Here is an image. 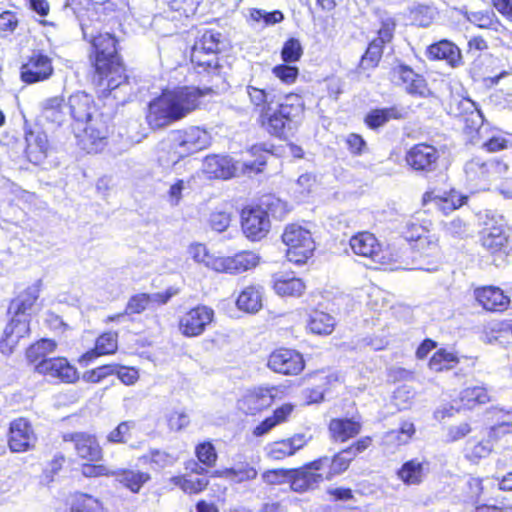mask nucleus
<instances>
[{"instance_id":"72a5a7b5","label":"nucleus","mask_w":512,"mask_h":512,"mask_svg":"<svg viewBox=\"0 0 512 512\" xmlns=\"http://www.w3.org/2000/svg\"><path fill=\"white\" fill-rule=\"evenodd\" d=\"M305 289L306 285L300 278L281 276L274 281L275 292L283 297H300Z\"/></svg>"},{"instance_id":"a878e982","label":"nucleus","mask_w":512,"mask_h":512,"mask_svg":"<svg viewBox=\"0 0 512 512\" xmlns=\"http://www.w3.org/2000/svg\"><path fill=\"white\" fill-rule=\"evenodd\" d=\"M259 120L264 129L271 135L282 136L286 124L290 122L286 116L277 108L267 107V109L261 110Z\"/></svg>"},{"instance_id":"37998d69","label":"nucleus","mask_w":512,"mask_h":512,"mask_svg":"<svg viewBox=\"0 0 512 512\" xmlns=\"http://www.w3.org/2000/svg\"><path fill=\"white\" fill-rule=\"evenodd\" d=\"M56 348L57 343L54 340L41 339L27 349V360L36 365L41 360L48 359L47 356L54 353Z\"/></svg>"},{"instance_id":"2f4dec72","label":"nucleus","mask_w":512,"mask_h":512,"mask_svg":"<svg viewBox=\"0 0 512 512\" xmlns=\"http://www.w3.org/2000/svg\"><path fill=\"white\" fill-rule=\"evenodd\" d=\"M113 477L133 493H138L141 487L150 480V474L134 470L114 471Z\"/></svg>"},{"instance_id":"a211bd4d","label":"nucleus","mask_w":512,"mask_h":512,"mask_svg":"<svg viewBox=\"0 0 512 512\" xmlns=\"http://www.w3.org/2000/svg\"><path fill=\"white\" fill-rule=\"evenodd\" d=\"M477 303L487 311H503L509 305V298L496 286H484L474 290Z\"/></svg>"},{"instance_id":"338daca9","label":"nucleus","mask_w":512,"mask_h":512,"mask_svg":"<svg viewBox=\"0 0 512 512\" xmlns=\"http://www.w3.org/2000/svg\"><path fill=\"white\" fill-rule=\"evenodd\" d=\"M251 18L255 22H261L263 21L265 25H273L276 23H280L284 16L281 11H273V12H266L264 10H253L250 14Z\"/></svg>"},{"instance_id":"5701e85b","label":"nucleus","mask_w":512,"mask_h":512,"mask_svg":"<svg viewBox=\"0 0 512 512\" xmlns=\"http://www.w3.org/2000/svg\"><path fill=\"white\" fill-rule=\"evenodd\" d=\"M427 55L431 60H445L451 66H457L461 61L460 49L448 40H441L430 45Z\"/></svg>"},{"instance_id":"423d86ee","label":"nucleus","mask_w":512,"mask_h":512,"mask_svg":"<svg viewBox=\"0 0 512 512\" xmlns=\"http://www.w3.org/2000/svg\"><path fill=\"white\" fill-rule=\"evenodd\" d=\"M84 38L89 41L95 52L96 70L106 69L109 61L119 58L117 55L116 41L109 33H95L91 25L82 24Z\"/></svg>"},{"instance_id":"473e14b6","label":"nucleus","mask_w":512,"mask_h":512,"mask_svg":"<svg viewBox=\"0 0 512 512\" xmlns=\"http://www.w3.org/2000/svg\"><path fill=\"white\" fill-rule=\"evenodd\" d=\"M96 71L99 75L104 77L101 81L105 80V85L110 90H114L126 82L124 68L119 58L110 60L106 69Z\"/></svg>"},{"instance_id":"f03ea898","label":"nucleus","mask_w":512,"mask_h":512,"mask_svg":"<svg viewBox=\"0 0 512 512\" xmlns=\"http://www.w3.org/2000/svg\"><path fill=\"white\" fill-rule=\"evenodd\" d=\"M201 95V91L193 87L163 92L149 105L148 124L153 129H159L184 118L198 107Z\"/></svg>"},{"instance_id":"69168bd1","label":"nucleus","mask_w":512,"mask_h":512,"mask_svg":"<svg viewBox=\"0 0 512 512\" xmlns=\"http://www.w3.org/2000/svg\"><path fill=\"white\" fill-rule=\"evenodd\" d=\"M196 455L200 462L212 466L217 460V454L214 446L209 442H204L196 447Z\"/></svg>"},{"instance_id":"79ce46f5","label":"nucleus","mask_w":512,"mask_h":512,"mask_svg":"<svg viewBox=\"0 0 512 512\" xmlns=\"http://www.w3.org/2000/svg\"><path fill=\"white\" fill-rule=\"evenodd\" d=\"M293 406L291 404H284L274 411L271 417L266 418L254 430V435L262 436L269 432L273 427L285 422L288 416L292 413Z\"/></svg>"},{"instance_id":"393cba45","label":"nucleus","mask_w":512,"mask_h":512,"mask_svg":"<svg viewBox=\"0 0 512 512\" xmlns=\"http://www.w3.org/2000/svg\"><path fill=\"white\" fill-rule=\"evenodd\" d=\"M117 348V334L112 332L104 333L97 338L95 348L84 353L80 357L79 362L88 364L99 356L115 353Z\"/></svg>"},{"instance_id":"4be33fe9","label":"nucleus","mask_w":512,"mask_h":512,"mask_svg":"<svg viewBox=\"0 0 512 512\" xmlns=\"http://www.w3.org/2000/svg\"><path fill=\"white\" fill-rule=\"evenodd\" d=\"M307 440L303 434H296L293 437L281 441L273 442L268 446L267 455L271 459L281 460L285 457L294 455L303 448Z\"/></svg>"},{"instance_id":"6e6d98bb","label":"nucleus","mask_w":512,"mask_h":512,"mask_svg":"<svg viewBox=\"0 0 512 512\" xmlns=\"http://www.w3.org/2000/svg\"><path fill=\"white\" fill-rule=\"evenodd\" d=\"M312 385L316 386L317 389L323 390L326 393L337 381L338 378L335 374L317 371L308 375Z\"/></svg>"},{"instance_id":"58836bf2","label":"nucleus","mask_w":512,"mask_h":512,"mask_svg":"<svg viewBox=\"0 0 512 512\" xmlns=\"http://www.w3.org/2000/svg\"><path fill=\"white\" fill-rule=\"evenodd\" d=\"M397 475L406 485H418L424 477L423 463L416 459L407 461L398 470Z\"/></svg>"},{"instance_id":"a19ab883","label":"nucleus","mask_w":512,"mask_h":512,"mask_svg":"<svg viewBox=\"0 0 512 512\" xmlns=\"http://www.w3.org/2000/svg\"><path fill=\"white\" fill-rule=\"evenodd\" d=\"M250 153L256 157L255 161H243L239 162V170L246 172L259 173L262 171V167L266 164L268 156L272 155L271 149L265 145H255L251 148Z\"/></svg>"},{"instance_id":"f8f14e48","label":"nucleus","mask_w":512,"mask_h":512,"mask_svg":"<svg viewBox=\"0 0 512 512\" xmlns=\"http://www.w3.org/2000/svg\"><path fill=\"white\" fill-rule=\"evenodd\" d=\"M242 230L247 238L260 240L267 235L270 221L267 211L260 207H250L242 210Z\"/></svg>"},{"instance_id":"e433bc0d","label":"nucleus","mask_w":512,"mask_h":512,"mask_svg":"<svg viewBox=\"0 0 512 512\" xmlns=\"http://www.w3.org/2000/svg\"><path fill=\"white\" fill-rule=\"evenodd\" d=\"M451 113L455 116H469L473 125L482 123V114L476 103L469 98L455 99L450 105Z\"/></svg>"},{"instance_id":"c756f323","label":"nucleus","mask_w":512,"mask_h":512,"mask_svg":"<svg viewBox=\"0 0 512 512\" xmlns=\"http://www.w3.org/2000/svg\"><path fill=\"white\" fill-rule=\"evenodd\" d=\"M464 198L456 194L455 192L449 193L447 196H439L434 192H426L423 195V204L426 205L429 202L441 210L443 213L448 214L455 209L461 207L464 203Z\"/></svg>"},{"instance_id":"774afa93","label":"nucleus","mask_w":512,"mask_h":512,"mask_svg":"<svg viewBox=\"0 0 512 512\" xmlns=\"http://www.w3.org/2000/svg\"><path fill=\"white\" fill-rule=\"evenodd\" d=\"M382 47L383 44L381 42L373 40L362 57V64L371 67L375 66L381 58Z\"/></svg>"},{"instance_id":"7c9ffc66","label":"nucleus","mask_w":512,"mask_h":512,"mask_svg":"<svg viewBox=\"0 0 512 512\" xmlns=\"http://www.w3.org/2000/svg\"><path fill=\"white\" fill-rule=\"evenodd\" d=\"M39 297L36 288H28L24 293L14 299L9 306V313L29 319V311L32 310Z\"/></svg>"},{"instance_id":"e2e57ef3","label":"nucleus","mask_w":512,"mask_h":512,"mask_svg":"<svg viewBox=\"0 0 512 512\" xmlns=\"http://www.w3.org/2000/svg\"><path fill=\"white\" fill-rule=\"evenodd\" d=\"M151 303V297L149 294L141 293L131 297L127 303L125 313L128 314H139L142 313Z\"/></svg>"},{"instance_id":"4d7b16f0","label":"nucleus","mask_w":512,"mask_h":512,"mask_svg":"<svg viewBox=\"0 0 512 512\" xmlns=\"http://www.w3.org/2000/svg\"><path fill=\"white\" fill-rule=\"evenodd\" d=\"M316 176L312 173H304L298 177L294 184V193L299 197H305L313 192L316 187Z\"/></svg>"},{"instance_id":"6e6552de","label":"nucleus","mask_w":512,"mask_h":512,"mask_svg":"<svg viewBox=\"0 0 512 512\" xmlns=\"http://www.w3.org/2000/svg\"><path fill=\"white\" fill-rule=\"evenodd\" d=\"M35 372L55 378L64 383H76L79 372L65 357L43 359L34 366Z\"/></svg>"},{"instance_id":"4c0bfd02","label":"nucleus","mask_w":512,"mask_h":512,"mask_svg":"<svg viewBox=\"0 0 512 512\" xmlns=\"http://www.w3.org/2000/svg\"><path fill=\"white\" fill-rule=\"evenodd\" d=\"M404 117V110L398 107H389L375 109L367 114L365 122L370 128H378L391 119H401Z\"/></svg>"},{"instance_id":"ea45409f","label":"nucleus","mask_w":512,"mask_h":512,"mask_svg":"<svg viewBox=\"0 0 512 512\" xmlns=\"http://www.w3.org/2000/svg\"><path fill=\"white\" fill-rule=\"evenodd\" d=\"M335 321L334 318L324 312L314 311L310 314L307 327L314 333L319 335H328L334 330Z\"/></svg>"},{"instance_id":"09e8293b","label":"nucleus","mask_w":512,"mask_h":512,"mask_svg":"<svg viewBox=\"0 0 512 512\" xmlns=\"http://www.w3.org/2000/svg\"><path fill=\"white\" fill-rule=\"evenodd\" d=\"M458 362L459 359L455 353L440 349L431 357L429 368L435 372H441L452 369Z\"/></svg>"},{"instance_id":"aec40b11","label":"nucleus","mask_w":512,"mask_h":512,"mask_svg":"<svg viewBox=\"0 0 512 512\" xmlns=\"http://www.w3.org/2000/svg\"><path fill=\"white\" fill-rule=\"evenodd\" d=\"M220 262V273L238 274L255 268L260 262V257L253 251H242L233 257H221Z\"/></svg>"},{"instance_id":"5fc2aeb1","label":"nucleus","mask_w":512,"mask_h":512,"mask_svg":"<svg viewBox=\"0 0 512 512\" xmlns=\"http://www.w3.org/2000/svg\"><path fill=\"white\" fill-rule=\"evenodd\" d=\"M415 433L414 424L411 422H403L399 430L390 431L387 433V440L403 445L409 442Z\"/></svg>"},{"instance_id":"b1692460","label":"nucleus","mask_w":512,"mask_h":512,"mask_svg":"<svg viewBox=\"0 0 512 512\" xmlns=\"http://www.w3.org/2000/svg\"><path fill=\"white\" fill-rule=\"evenodd\" d=\"M236 169L237 167L232 164L231 160L223 156H208L203 163L204 172L211 178H230Z\"/></svg>"},{"instance_id":"412c9836","label":"nucleus","mask_w":512,"mask_h":512,"mask_svg":"<svg viewBox=\"0 0 512 512\" xmlns=\"http://www.w3.org/2000/svg\"><path fill=\"white\" fill-rule=\"evenodd\" d=\"M25 141V154L27 159L35 165L41 164L47 156V135L40 130H31L26 133Z\"/></svg>"},{"instance_id":"cd10ccee","label":"nucleus","mask_w":512,"mask_h":512,"mask_svg":"<svg viewBox=\"0 0 512 512\" xmlns=\"http://www.w3.org/2000/svg\"><path fill=\"white\" fill-rule=\"evenodd\" d=\"M329 430L333 439L344 442L359 434L361 424L352 419H332Z\"/></svg>"},{"instance_id":"a18cd8bd","label":"nucleus","mask_w":512,"mask_h":512,"mask_svg":"<svg viewBox=\"0 0 512 512\" xmlns=\"http://www.w3.org/2000/svg\"><path fill=\"white\" fill-rule=\"evenodd\" d=\"M356 457V452L353 448H347L336 454L331 463L330 470L326 475H323L324 480H331L333 476L346 471L350 462Z\"/></svg>"},{"instance_id":"8fccbe9b","label":"nucleus","mask_w":512,"mask_h":512,"mask_svg":"<svg viewBox=\"0 0 512 512\" xmlns=\"http://www.w3.org/2000/svg\"><path fill=\"white\" fill-rule=\"evenodd\" d=\"M489 395L483 387H468L460 394V400L463 406L472 408L476 404H485L489 401Z\"/></svg>"},{"instance_id":"0e129e2a","label":"nucleus","mask_w":512,"mask_h":512,"mask_svg":"<svg viewBox=\"0 0 512 512\" xmlns=\"http://www.w3.org/2000/svg\"><path fill=\"white\" fill-rule=\"evenodd\" d=\"M275 77L285 84H292L296 81L299 70L297 67L289 65H277L272 70Z\"/></svg>"},{"instance_id":"de8ad7c7","label":"nucleus","mask_w":512,"mask_h":512,"mask_svg":"<svg viewBox=\"0 0 512 512\" xmlns=\"http://www.w3.org/2000/svg\"><path fill=\"white\" fill-rule=\"evenodd\" d=\"M220 37L221 34L218 32L212 30L205 31L192 47L194 48L195 59L200 60L199 58L202 50L218 53Z\"/></svg>"},{"instance_id":"c9c22d12","label":"nucleus","mask_w":512,"mask_h":512,"mask_svg":"<svg viewBox=\"0 0 512 512\" xmlns=\"http://www.w3.org/2000/svg\"><path fill=\"white\" fill-rule=\"evenodd\" d=\"M482 243L493 253L506 251L509 247V236L502 227H491L484 233Z\"/></svg>"},{"instance_id":"7ed1b4c3","label":"nucleus","mask_w":512,"mask_h":512,"mask_svg":"<svg viewBox=\"0 0 512 512\" xmlns=\"http://www.w3.org/2000/svg\"><path fill=\"white\" fill-rule=\"evenodd\" d=\"M328 457H321L299 469H273L265 471L262 479L269 485L290 483L295 492H305L317 487L323 482V474L320 473L329 464Z\"/></svg>"},{"instance_id":"dca6fc26","label":"nucleus","mask_w":512,"mask_h":512,"mask_svg":"<svg viewBox=\"0 0 512 512\" xmlns=\"http://www.w3.org/2000/svg\"><path fill=\"white\" fill-rule=\"evenodd\" d=\"M438 158L435 147L420 143L408 151L406 161L414 170L430 172L436 168Z\"/></svg>"},{"instance_id":"864d4df0","label":"nucleus","mask_w":512,"mask_h":512,"mask_svg":"<svg viewBox=\"0 0 512 512\" xmlns=\"http://www.w3.org/2000/svg\"><path fill=\"white\" fill-rule=\"evenodd\" d=\"M71 512H106L103 505L96 498L80 494L75 498Z\"/></svg>"},{"instance_id":"49530a36","label":"nucleus","mask_w":512,"mask_h":512,"mask_svg":"<svg viewBox=\"0 0 512 512\" xmlns=\"http://www.w3.org/2000/svg\"><path fill=\"white\" fill-rule=\"evenodd\" d=\"M278 109L288 120L293 121L304 112V101L298 94H288L279 104Z\"/></svg>"},{"instance_id":"052dcab7","label":"nucleus","mask_w":512,"mask_h":512,"mask_svg":"<svg viewBox=\"0 0 512 512\" xmlns=\"http://www.w3.org/2000/svg\"><path fill=\"white\" fill-rule=\"evenodd\" d=\"M303 50L299 40L291 38L285 42L281 56L284 62H296L302 56Z\"/></svg>"},{"instance_id":"603ef678","label":"nucleus","mask_w":512,"mask_h":512,"mask_svg":"<svg viewBox=\"0 0 512 512\" xmlns=\"http://www.w3.org/2000/svg\"><path fill=\"white\" fill-rule=\"evenodd\" d=\"M492 441L484 438L477 442H469L466 446V458L477 462L488 457L492 453Z\"/></svg>"},{"instance_id":"f704fd0d","label":"nucleus","mask_w":512,"mask_h":512,"mask_svg":"<svg viewBox=\"0 0 512 512\" xmlns=\"http://www.w3.org/2000/svg\"><path fill=\"white\" fill-rule=\"evenodd\" d=\"M188 254L190 257L199 264L219 272L221 269V257L214 256L209 253L207 247L202 243H192L188 247Z\"/></svg>"},{"instance_id":"bb28decb","label":"nucleus","mask_w":512,"mask_h":512,"mask_svg":"<svg viewBox=\"0 0 512 512\" xmlns=\"http://www.w3.org/2000/svg\"><path fill=\"white\" fill-rule=\"evenodd\" d=\"M67 108L68 104L65 103L63 97L53 96L41 103V114L43 118L52 123L62 124L66 119Z\"/></svg>"},{"instance_id":"2eb2a0df","label":"nucleus","mask_w":512,"mask_h":512,"mask_svg":"<svg viewBox=\"0 0 512 512\" xmlns=\"http://www.w3.org/2000/svg\"><path fill=\"white\" fill-rule=\"evenodd\" d=\"M175 142L181 149L179 153L191 154L206 149L211 143V136L200 127H190L177 132Z\"/></svg>"},{"instance_id":"680f3d73","label":"nucleus","mask_w":512,"mask_h":512,"mask_svg":"<svg viewBox=\"0 0 512 512\" xmlns=\"http://www.w3.org/2000/svg\"><path fill=\"white\" fill-rule=\"evenodd\" d=\"M472 431L471 425L468 422H460L456 424H452L446 428L445 431V441L446 442H456L467 435H469Z\"/></svg>"},{"instance_id":"bf43d9fd","label":"nucleus","mask_w":512,"mask_h":512,"mask_svg":"<svg viewBox=\"0 0 512 512\" xmlns=\"http://www.w3.org/2000/svg\"><path fill=\"white\" fill-rule=\"evenodd\" d=\"M200 60H196L194 57V48L191 51V62L197 67L203 68L208 71H216L218 68L217 52H210L202 50L200 53Z\"/></svg>"},{"instance_id":"3c124183","label":"nucleus","mask_w":512,"mask_h":512,"mask_svg":"<svg viewBox=\"0 0 512 512\" xmlns=\"http://www.w3.org/2000/svg\"><path fill=\"white\" fill-rule=\"evenodd\" d=\"M246 91L250 102L255 107L260 108V111L271 107L274 101V95L271 91L258 88L252 84L247 86Z\"/></svg>"},{"instance_id":"9b49d317","label":"nucleus","mask_w":512,"mask_h":512,"mask_svg":"<svg viewBox=\"0 0 512 512\" xmlns=\"http://www.w3.org/2000/svg\"><path fill=\"white\" fill-rule=\"evenodd\" d=\"M53 71L51 58L34 52L21 67V79L27 84H34L49 79Z\"/></svg>"},{"instance_id":"4468645a","label":"nucleus","mask_w":512,"mask_h":512,"mask_svg":"<svg viewBox=\"0 0 512 512\" xmlns=\"http://www.w3.org/2000/svg\"><path fill=\"white\" fill-rule=\"evenodd\" d=\"M64 441L73 442L75 451L83 460L88 462H96L102 459L103 452L96 437L91 434L77 432L66 434L63 437Z\"/></svg>"},{"instance_id":"c85d7f7f","label":"nucleus","mask_w":512,"mask_h":512,"mask_svg":"<svg viewBox=\"0 0 512 512\" xmlns=\"http://www.w3.org/2000/svg\"><path fill=\"white\" fill-rule=\"evenodd\" d=\"M236 305L239 310L256 313L262 308V291L258 286H248L239 294Z\"/></svg>"},{"instance_id":"ddd939ff","label":"nucleus","mask_w":512,"mask_h":512,"mask_svg":"<svg viewBox=\"0 0 512 512\" xmlns=\"http://www.w3.org/2000/svg\"><path fill=\"white\" fill-rule=\"evenodd\" d=\"M508 170V164L498 159H490L484 162L479 158H475L466 164L467 174L489 182H496L506 178Z\"/></svg>"},{"instance_id":"f257e3e1","label":"nucleus","mask_w":512,"mask_h":512,"mask_svg":"<svg viewBox=\"0 0 512 512\" xmlns=\"http://www.w3.org/2000/svg\"><path fill=\"white\" fill-rule=\"evenodd\" d=\"M68 109L81 148L88 153L101 151L107 144L109 129L107 122L97 114L93 98L84 92L75 93L69 97Z\"/></svg>"},{"instance_id":"39448f33","label":"nucleus","mask_w":512,"mask_h":512,"mask_svg":"<svg viewBox=\"0 0 512 512\" xmlns=\"http://www.w3.org/2000/svg\"><path fill=\"white\" fill-rule=\"evenodd\" d=\"M282 241L287 246V259L298 265L306 263L315 250V242L310 231L297 224L286 226Z\"/></svg>"},{"instance_id":"1a4fd4ad","label":"nucleus","mask_w":512,"mask_h":512,"mask_svg":"<svg viewBox=\"0 0 512 512\" xmlns=\"http://www.w3.org/2000/svg\"><path fill=\"white\" fill-rule=\"evenodd\" d=\"M214 311L207 306H197L190 309L180 317L179 330L186 337L201 335L211 324Z\"/></svg>"},{"instance_id":"6ab92c4d","label":"nucleus","mask_w":512,"mask_h":512,"mask_svg":"<svg viewBox=\"0 0 512 512\" xmlns=\"http://www.w3.org/2000/svg\"><path fill=\"white\" fill-rule=\"evenodd\" d=\"M276 392L275 387L256 388L238 401V406L247 413L254 414L269 407L273 403Z\"/></svg>"},{"instance_id":"20e7f679","label":"nucleus","mask_w":512,"mask_h":512,"mask_svg":"<svg viewBox=\"0 0 512 512\" xmlns=\"http://www.w3.org/2000/svg\"><path fill=\"white\" fill-rule=\"evenodd\" d=\"M350 247L356 255L370 259L383 269L396 270L401 267L399 253L388 248L383 249L378 239L370 232H360L352 236Z\"/></svg>"},{"instance_id":"13d9d810","label":"nucleus","mask_w":512,"mask_h":512,"mask_svg":"<svg viewBox=\"0 0 512 512\" xmlns=\"http://www.w3.org/2000/svg\"><path fill=\"white\" fill-rule=\"evenodd\" d=\"M133 421H123L107 435L110 443H126L130 438L131 430L134 428Z\"/></svg>"},{"instance_id":"9d476101","label":"nucleus","mask_w":512,"mask_h":512,"mask_svg":"<svg viewBox=\"0 0 512 512\" xmlns=\"http://www.w3.org/2000/svg\"><path fill=\"white\" fill-rule=\"evenodd\" d=\"M267 365L276 373L297 375L304 369V360L297 351L281 348L270 354Z\"/></svg>"},{"instance_id":"f3484780","label":"nucleus","mask_w":512,"mask_h":512,"mask_svg":"<svg viewBox=\"0 0 512 512\" xmlns=\"http://www.w3.org/2000/svg\"><path fill=\"white\" fill-rule=\"evenodd\" d=\"M29 332V319L12 314V318L5 327L3 337L1 339V352L6 355L11 354L19 340L26 337Z\"/></svg>"},{"instance_id":"0eeeda50","label":"nucleus","mask_w":512,"mask_h":512,"mask_svg":"<svg viewBox=\"0 0 512 512\" xmlns=\"http://www.w3.org/2000/svg\"><path fill=\"white\" fill-rule=\"evenodd\" d=\"M36 442V433L26 418H17L10 423L8 446L12 452L22 453L32 450Z\"/></svg>"},{"instance_id":"c03bdc74","label":"nucleus","mask_w":512,"mask_h":512,"mask_svg":"<svg viewBox=\"0 0 512 512\" xmlns=\"http://www.w3.org/2000/svg\"><path fill=\"white\" fill-rule=\"evenodd\" d=\"M170 482L178 486L184 493L197 494L205 490L209 481L205 478L192 477V475H179L172 477Z\"/></svg>"}]
</instances>
